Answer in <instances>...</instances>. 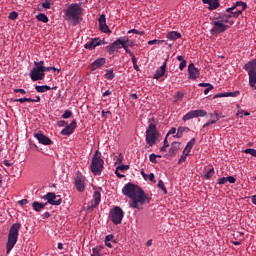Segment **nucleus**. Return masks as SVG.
Segmentation results:
<instances>
[{"label": "nucleus", "instance_id": "1", "mask_svg": "<svg viewBox=\"0 0 256 256\" xmlns=\"http://www.w3.org/2000/svg\"><path fill=\"white\" fill-rule=\"evenodd\" d=\"M123 195L129 197V205L132 209H139V205H144L146 202L151 203V198L141 189V187L127 183L122 189Z\"/></svg>", "mask_w": 256, "mask_h": 256}, {"label": "nucleus", "instance_id": "2", "mask_svg": "<svg viewBox=\"0 0 256 256\" xmlns=\"http://www.w3.org/2000/svg\"><path fill=\"white\" fill-rule=\"evenodd\" d=\"M83 8L81 7V4H70L66 11H65V17L66 21L68 23H71L72 25H79L83 21Z\"/></svg>", "mask_w": 256, "mask_h": 256}, {"label": "nucleus", "instance_id": "3", "mask_svg": "<svg viewBox=\"0 0 256 256\" xmlns=\"http://www.w3.org/2000/svg\"><path fill=\"white\" fill-rule=\"evenodd\" d=\"M19 229H21L20 223H14L9 230L8 233V241L6 244V253L9 255L11 251H13V247L17 245V241L19 239Z\"/></svg>", "mask_w": 256, "mask_h": 256}, {"label": "nucleus", "instance_id": "4", "mask_svg": "<svg viewBox=\"0 0 256 256\" xmlns=\"http://www.w3.org/2000/svg\"><path fill=\"white\" fill-rule=\"evenodd\" d=\"M105 161L102 158V154L99 150H96L90 164V170L93 175H101L103 173Z\"/></svg>", "mask_w": 256, "mask_h": 256}, {"label": "nucleus", "instance_id": "5", "mask_svg": "<svg viewBox=\"0 0 256 256\" xmlns=\"http://www.w3.org/2000/svg\"><path fill=\"white\" fill-rule=\"evenodd\" d=\"M157 139H159V130H157V125L155 123H150L146 130L145 141L149 147L157 145Z\"/></svg>", "mask_w": 256, "mask_h": 256}, {"label": "nucleus", "instance_id": "6", "mask_svg": "<svg viewBox=\"0 0 256 256\" xmlns=\"http://www.w3.org/2000/svg\"><path fill=\"white\" fill-rule=\"evenodd\" d=\"M245 9H247V3L243 1H238L232 7L227 8L226 13H230V15H232V21H233V18L237 19L239 15L243 14V11H245Z\"/></svg>", "mask_w": 256, "mask_h": 256}, {"label": "nucleus", "instance_id": "7", "mask_svg": "<svg viewBox=\"0 0 256 256\" xmlns=\"http://www.w3.org/2000/svg\"><path fill=\"white\" fill-rule=\"evenodd\" d=\"M123 217H125V212H123L121 207L115 206L112 210H110L109 219L114 225H121Z\"/></svg>", "mask_w": 256, "mask_h": 256}, {"label": "nucleus", "instance_id": "8", "mask_svg": "<svg viewBox=\"0 0 256 256\" xmlns=\"http://www.w3.org/2000/svg\"><path fill=\"white\" fill-rule=\"evenodd\" d=\"M30 79L32 81H43L45 79V73H43L40 62H34V67L30 71Z\"/></svg>", "mask_w": 256, "mask_h": 256}, {"label": "nucleus", "instance_id": "9", "mask_svg": "<svg viewBox=\"0 0 256 256\" xmlns=\"http://www.w3.org/2000/svg\"><path fill=\"white\" fill-rule=\"evenodd\" d=\"M42 199H44V201H47V205L59 206L61 205V203H63V199H61V196L56 195L55 192H48L42 197Z\"/></svg>", "mask_w": 256, "mask_h": 256}, {"label": "nucleus", "instance_id": "10", "mask_svg": "<svg viewBox=\"0 0 256 256\" xmlns=\"http://www.w3.org/2000/svg\"><path fill=\"white\" fill-rule=\"evenodd\" d=\"M212 29L211 33L212 35H220V33H225L227 29L231 27V25L223 24L220 20L216 19V21L212 22Z\"/></svg>", "mask_w": 256, "mask_h": 256}, {"label": "nucleus", "instance_id": "11", "mask_svg": "<svg viewBox=\"0 0 256 256\" xmlns=\"http://www.w3.org/2000/svg\"><path fill=\"white\" fill-rule=\"evenodd\" d=\"M85 181H87V178L84 175H82L80 172H78L74 177V185L79 193H83V191H85V187H86Z\"/></svg>", "mask_w": 256, "mask_h": 256}, {"label": "nucleus", "instance_id": "12", "mask_svg": "<svg viewBox=\"0 0 256 256\" xmlns=\"http://www.w3.org/2000/svg\"><path fill=\"white\" fill-rule=\"evenodd\" d=\"M205 115H207V111L203 109L192 110L183 116L182 121H189L197 117H205Z\"/></svg>", "mask_w": 256, "mask_h": 256}, {"label": "nucleus", "instance_id": "13", "mask_svg": "<svg viewBox=\"0 0 256 256\" xmlns=\"http://www.w3.org/2000/svg\"><path fill=\"white\" fill-rule=\"evenodd\" d=\"M100 203H101V192H99V190H96L93 193V201L88 202L87 204V207H86L87 211L99 207Z\"/></svg>", "mask_w": 256, "mask_h": 256}, {"label": "nucleus", "instance_id": "14", "mask_svg": "<svg viewBox=\"0 0 256 256\" xmlns=\"http://www.w3.org/2000/svg\"><path fill=\"white\" fill-rule=\"evenodd\" d=\"M167 61H169V57H167L160 68L156 70L153 79L159 80L161 77H165V73L167 71Z\"/></svg>", "mask_w": 256, "mask_h": 256}, {"label": "nucleus", "instance_id": "15", "mask_svg": "<svg viewBox=\"0 0 256 256\" xmlns=\"http://www.w3.org/2000/svg\"><path fill=\"white\" fill-rule=\"evenodd\" d=\"M188 73H189V79L192 81H195L196 79H199V76L201 75V72L197 67H195V64L190 63L188 65Z\"/></svg>", "mask_w": 256, "mask_h": 256}, {"label": "nucleus", "instance_id": "16", "mask_svg": "<svg viewBox=\"0 0 256 256\" xmlns=\"http://www.w3.org/2000/svg\"><path fill=\"white\" fill-rule=\"evenodd\" d=\"M75 129H77V120H73L69 125H66L65 128L61 130V135H72Z\"/></svg>", "mask_w": 256, "mask_h": 256}, {"label": "nucleus", "instance_id": "17", "mask_svg": "<svg viewBox=\"0 0 256 256\" xmlns=\"http://www.w3.org/2000/svg\"><path fill=\"white\" fill-rule=\"evenodd\" d=\"M121 42H122V39L118 38L113 43H111L110 45H108L106 47L109 55H113V53H115V51H117V49H121Z\"/></svg>", "mask_w": 256, "mask_h": 256}, {"label": "nucleus", "instance_id": "18", "mask_svg": "<svg viewBox=\"0 0 256 256\" xmlns=\"http://www.w3.org/2000/svg\"><path fill=\"white\" fill-rule=\"evenodd\" d=\"M216 19L220 20L224 25H230V27L235 23L231 14H220Z\"/></svg>", "mask_w": 256, "mask_h": 256}, {"label": "nucleus", "instance_id": "19", "mask_svg": "<svg viewBox=\"0 0 256 256\" xmlns=\"http://www.w3.org/2000/svg\"><path fill=\"white\" fill-rule=\"evenodd\" d=\"M98 22H99L100 31H102L103 33H111L109 26H107V19L105 18V14H102L99 17Z\"/></svg>", "mask_w": 256, "mask_h": 256}, {"label": "nucleus", "instance_id": "20", "mask_svg": "<svg viewBox=\"0 0 256 256\" xmlns=\"http://www.w3.org/2000/svg\"><path fill=\"white\" fill-rule=\"evenodd\" d=\"M34 137H36V139H38V141H39V143H41V145H53V141L51 140V138L47 137L43 133H37L34 135Z\"/></svg>", "mask_w": 256, "mask_h": 256}, {"label": "nucleus", "instance_id": "21", "mask_svg": "<svg viewBox=\"0 0 256 256\" xmlns=\"http://www.w3.org/2000/svg\"><path fill=\"white\" fill-rule=\"evenodd\" d=\"M105 63H107V59L98 58L90 64V69L92 71H97V69H101V67H103V65H105Z\"/></svg>", "mask_w": 256, "mask_h": 256}, {"label": "nucleus", "instance_id": "22", "mask_svg": "<svg viewBox=\"0 0 256 256\" xmlns=\"http://www.w3.org/2000/svg\"><path fill=\"white\" fill-rule=\"evenodd\" d=\"M41 96H36L35 99L33 98H18L14 100V103H40Z\"/></svg>", "mask_w": 256, "mask_h": 256}, {"label": "nucleus", "instance_id": "23", "mask_svg": "<svg viewBox=\"0 0 256 256\" xmlns=\"http://www.w3.org/2000/svg\"><path fill=\"white\" fill-rule=\"evenodd\" d=\"M204 5H209L208 9L210 11H215L219 7V0H202Z\"/></svg>", "mask_w": 256, "mask_h": 256}, {"label": "nucleus", "instance_id": "24", "mask_svg": "<svg viewBox=\"0 0 256 256\" xmlns=\"http://www.w3.org/2000/svg\"><path fill=\"white\" fill-rule=\"evenodd\" d=\"M85 49H88L89 51H93V49H95V47H99V43L97 41V38H93L90 41H88L85 45H84Z\"/></svg>", "mask_w": 256, "mask_h": 256}, {"label": "nucleus", "instance_id": "25", "mask_svg": "<svg viewBox=\"0 0 256 256\" xmlns=\"http://www.w3.org/2000/svg\"><path fill=\"white\" fill-rule=\"evenodd\" d=\"M45 207H47V203H41V202H37V201H34L32 203V209H34L36 211V213H41V211H43V209H45Z\"/></svg>", "mask_w": 256, "mask_h": 256}, {"label": "nucleus", "instance_id": "26", "mask_svg": "<svg viewBox=\"0 0 256 256\" xmlns=\"http://www.w3.org/2000/svg\"><path fill=\"white\" fill-rule=\"evenodd\" d=\"M179 149H181V143L180 142H173L171 144L170 149H169L170 155L171 156L177 155V153L179 152Z\"/></svg>", "mask_w": 256, "mask_h": 256}, {"label": "nucleus", "instance_id": "27", "mask_svg": "<svg viewBox=\"0 0 256 256\" xmlns=\"http://www.w3.org/2000/svg\"><path fill=\"white\" fill-rule=\"evenodd\" d=\"M127 43H129V38H128V37H124V38L122 39V42H121L120 47H121V49H124V50L126 51V53H127L128 55H130V57H131V56H133L134 54H133V52H131V50H129V46L127 45Z\"/></svg>", "mask_w": 256, "mask_h": 256}, {"label": "nucleus", "instance_id": "28", "mask_svg": "<svg viewBox=\"0 0 256 256\" xmlns=\"http://www.w3.org/2000/svg\"><path fill=\"white\" fill-rule=\"evenodd\" d=\"M127 43H129V38H128V37H124V38L122 39V42H121L120 47H121V49H124V50L126 51V53H127L128 55H130V57H131V56H133L134 54H133V52H131V50H129V46L127 45Z\"/></svg>", "mask_w": 256, "mask_h": 256}, {"label": "nucleus", "instance_id": "29", "mask_svg": "<svg viewBox=\"0 0 256 256\" xmlns=\"http://www.w3.org/2000/svg\"><path fill=\"white\" fill-rule=\"evenodd\" d=\"M127 43H129V38H128V37H124V38L122 39V42H121L120 47H121V49H124V50L126 51V53H127L128 55H130V57H131V56H133L134 54H133V52H131V50H129V46L127 45Z\"/></svg>", "mask_w": 256, "mask_h": 256}, {"label": "nucleus", "instance_id": "30", "mask_svg": "<svg viewBox=\"0 0 256 256\" xmlns=\"http://www.w3.org/2000/svg\"><path fill=\"white\" fill-rule=\"evenodd\" d=\"M189 131H191V129L189 127L180 126V127H178L177 133H176V135H174V137H176L177 139H181L183 137V134L189 133Z\"/></svg>", "mask_w": 256, "mask_h": 256}, {"label": "nucleus", "instance_id": "31", "mask_svg": "<svg viewBox=\"0 0 256 256\" xmlns=\"http://www.w3.org/2000/svg\"><path fill=\"white\" fill-rule=\"evenodd\" d=\"M239 91L235 92H224V93H218L214 97L215 99H219L221 97H238Z\"/></svg>", "mask_w": 256, "mask_h": 256}, {"label": "nucleus", "instance_id": "32", "mask_svg": "<svg viewBox=\"0 0 256 256\" xmlns=\"http://www.w3.org/2000/svg\"><path fill=\"white\" fill-rule=\"evenodd\" d=\"M167 39L170 41H177V39H181V33L177 31H171L167 34Z\"/></svg>", "mask_w": 256, "mask_h": 256}, {"label": "nucleus", "instance_id": "33", "mask_svg": "<svg viewBox=\"0 0 256 256\" xmlns=\"http://www.w3.org/2000/svg\"><path fill=\"white\" fill-rule=\"evenodd\" d=\"M195 138H192L187 145L185 146L183 153H186L187 155H189V153H191V149H193V147L195 146Z\"/></svg>", "mask_w": 256, "mask_h": 256}, {"label": "nucleus", "instance_id": "34", "mask_svg": "<svg viewBox=\"0 0 256 256\" xmlns=\"http://www.w3.org/2000/svg\"><path fill=\"white\" fill-rule=\"evenodd\" d=\"M51 87L48 85L35 86V90L37 93H47V91H51Z\"/></svg>", "mask_w": 256, "mask_h": 256}, {"label": "nucleus", "instance_id": "35", "mask_svg": "<svg viewBox=\"0 0 256 256\" xmlns=\"http://www.w3.org/2000/svg\"><path fill=\"white\" fill-rule=\"evenodd\" d=\"M105 79L108 81H113V79H115V72H113V69L106 70Z\"/></svg>", "mask_w": 256, "mask_h": 256}, {"label": "nucleus", "instance_id": "36", "mask_svg": "<svg viewBox=\"0 0 256 256\" xmlns=\"http://www.w3.org/2000/svg\"><path fill=\"white\" fill-rule=\"evenodd\" d=\"M36 19L38 21H41L42 23H49V17H47V15L40 13L36 16Z\"/></svg>", "mask_w": 256, "mask_h": 256}, {"label": "nucleus", "instance_id": "37", "mask_svg": "<svg viewBox=\"0 0 256 256\" xmlns=\"http://www.w3.org/2000/svg\"><path fill=\"white\" fill-rule=\"evenodd\" d=\"M123 154L119 153L118 156L114 157L115 165H123Z\"/></svg>", "mask_w": 256, "mask_h": 256}, {"label": "nucleus", "instance_id": "38", "mask_svg": "<svg viewBox=\"0 0 256 256\" xmlns=\"http://www.w3.org/2000/svg\"><path fill=\"white\" fill-rule=\"evenodd\" d=\"M158 188L163 191L164 195H167V188L165 187V183L163 182V180H159Z\"/></svg>", "mask_w": 256, "mask_h": 256}, {"label": "nucleus", "instance_id": "39", "mask_svg": "<svg viewBox=\"0 0 256 256\" xmlns=\"http://www.w3.org/2000/svg\"><path fill=\"white\" fill-rule=\"evenodd\" d=\"M215 175V168L209 169L206 174L204 175L205 179H211Z\"/></svg>", "mask_w": 256, "mask_h": 256}, {"label": "nucleus", "instance_id": "40", "mask_svg": "<svg viewBox=\"0 0 256 256\" xmlns=\"http://www.w3.org/2000/svg\"><path fill=\"white\" fill-rule=\"evenodd\" d=\"M18 17H19V13H17L16 11H13L9 14L8 19H11V21H16Z\"/></svg>", "mask_w": 256, "mask_h": 256}, {"label": "nucleus", "instance_id": "41", "mask_svg": "<svg viewBox=\"0 0 256 256\" xmlns=\"http://www.w3.org/2000/svg\"><path fill=\"white\" fill-rule=\"evenodd\" d=\"M39 62H40V66L42 67L43 73H47V71H51V66L45 67V61L41 60Z\"/></svg>", "mask_w": 256, "mask_h": 256}, {"label": "nucleus", "instance_id": "42", "mask_svg": "<svg viewBox=\"0 0 256 256\" xmlns=\"http://www.w3.org/2000/svg\"><path fill=\"white\" fill-rule=\"evenodd\" d=\"M161 43H165V40L154 39V40L148 41V45H161Z\"/></svg>", "mask_w": 256, "mask_h": 256}, {"label": "nucleus", "instance_id": "43", "mask_svg": "<svg viewBox=\"0 0 256 256\" xmlns=\"http://www.w3.org/2000/svg\"><path fill=\"white\" fill-rule=\"evenodd\" d=\"M187 157H189V154H186V152L183 153L178 160V165H181V163H185V161H187Z\"/></svg>", "mask_w": 256, "mask_h": 256}, {"label": "nucleus", "instance_id": "44", "mask_svg": "<svg viewBox=\"0 0 256 256\" xmlns=\"http://www.w3.org/2000/svg\"><path fill=\"white\" fill-rule=\"evenodd\" d=\"M244 153H248L249 155H252V157H256V150L253 148H247L244 150Z\"/></svg>", "mask_w": 256, "mask_h": 256}, {"label": "nucleus", "instance_id": "45", "mask_svg": "<svg viewBox=\"0 0 256 256\" xmlns=\"http://www.w3.org/2000/svg\"><path fill=\"white\" fill-rule=\"evenodd\" d=\"M51 1L52 0H44V2L42 3L43 9H51Z\"/></svg>", "mask_w": 256, "mask_h": 256}, {"label": "nucleus", "instance_id": "46", "mask_svg": "<svg viewBox=\"0 0 256 256\" xmlns=\"http://www.w3.org/2000/svg\"><path fill=\"white\" fill-rule=\"evenodd\" d=\"M73 115V112L70 110H65L64 114L62 115V119H69Z\"/></svg>", "mask_w": 256, "mask_h": 256}, {"label": "nucleus", "instance_id": "47", "mask_svg": "<svg viewBox=\"0 0 256 256\" xmlns=\"http://www.w3.org/2000/svg\"><path fill=\"white\" fill-rule=\"evenodd\" d=\"M130 33H134V35H145V32L144 31H139L137 29H131L128 31V34Z\"/></svg>", "mask_w": 256, "mask_h": 256}, {"label": "nucleus", "instance_id": "48", "mask_svg": "<svg viewBox=\"0 0 256 256\" xmlns=\"http://www.w3.org/2000/svg\"><path fill=\"white\" fill-rule=\"evenodd\" d=\"M215 123H217V120L212 119V120H208L207 123H205L202 127L203 129L209 127L210 125H215Z\"/></svg>", "mask_w": 256, "mask_h": 256}, {"label": "nucleus", "instance_id": "49", "mask_svg": "<svg viewBox=\"0 0 256 256\" xmlns=\"http://www.w3.org/2000/svg\"><path fill=\"white\" fill-rule=\"evenodd\" d=\"M117 171H129V165H119L116 167Z\"/></svg>", "mask_w": 256, "mask_h": 256}, {"label": "nucleus", "instance_id": "50", "mask_svg": "<svg viewBox=\"0 0 256 256\" xmlns=\"http://www.w3.org/2000/svg\"><path fill=\"white\" fill-rule=\"evenodd\" d=\"M237 107V116L238 117H243V113H245V111H243V109H241V106L239 104L236 105Z\"/></svg>", "mask_w": 256, "mask_h": 256}, {"label": "nucleus", "instance_id": "51", "mask_svg": "<svg viewBox=\"0 0 256 256\" xmlns=\"http://www.w3.org/2000/svg\"><path fill=\"white\" fill-rule=\"evenodd\" d=\"M149 160L151 161V163H158L157 162V154H155V153L150 154Z\"/></svg>", "mask_w": 256, "mask_h": 256}, {"label": "nucleus", "instance_id": "52", "mask_svg": "<svg viewBox=\"0 0 256 256\" xmlns=\"http://www.w3.org/2000/svg\"><path fill=\"white\" fill-rule=\"evenodd\" d=\"M176 101H181V99H183V97H185V94L183 92H177L176 93Z\"/></svg>", "mask_w": 256, "mask_h": 256}, {"label": "nucleus", "instance_id": "53", "mask_svg": "<svg viewBox=\"0 0 256 256\" xmlns=\"http://www.w3.org/2000/svg\"><path fill=\"white\" fill-rule=\"evenodd\" d=\"M14 93H21V95H27V91L21 88L14 89Z\"/></svg>", "mask_w": 256, "mask_h": 256}, {"label": "nucleus", "instance_id": "54", "mask_svg": "<svg viewBox=\"0 0 256 256\" xmlns=\"http://www.w3.org/2000/svg\"><path fill=\"white\" fill-rule=\"evenodd\" d=\"M185 67H187V60H184V61L180 62V64H179L180 71H183V69H185Z\"/></svg>", "mask_w": 256, "mask_h": 256}, {"label": "nucleus", "instance_id": "55", "mask_svg": "<svg viewBox=\"0 0 256 256\" xmlns=\"http://www.w3.org/2000/svg\"><path fill=\"white\" fill-rule=\"evenodd\" d=\"M92 256H101V252H99V248L92 249Z\"/></svg>", "mask_w": 256, "mask_h": 256}, {"label": "nucleus", "instance_id": "56", "mask_svg": "<svg viewBox=\"0 0 256 256\" xmlns=\"http://www.w3.org/2000/svg\"><path fill=\"white\" fill-rule=\"evenodd\" d=\"M175 133H177V128L172 127L167 133L166 137H169V135H175Z\"/></svg>", "mask_w": 256, "mask_h": 256}, {"label": "nucleus", "instance_id": "57", "mask_svg": "<svg viewBox=\"0 0 256 256\" xmlns=\"http://www.w3.org/2000/svg\"><path fill=\"white\" fill-rule=\"evenodd\" d=\"M227 177H222L218 180V185H225L227 183Z\"/></svg>", "mask_w": 256, "mask_h": 256}, {"label": "nucleus", "instance_id": "58", "mask_svg": "<svg viewBox=\"0 0 256 256\" xmlns=\"http://www.w3.org/2000/svg\"><path fill=\"white\" fill-rule=\"evenodd\" d=\"M17 203H18V205H20L21 207H23V205H27V203H29V200H27V199H22V200H19Z\"/></svg>", "mask_w": 256, "mask_h": 256}, {"label": "nucleus", "instance_id": "59", "mask_svg": "<svg viewBox=\"0 0 256 256\" xmlns=\"http://www.w3.org/2000/svg\"><path fill=\"white\" fill-rule=\"evenodd\" d=\"M226 178H227V182L231 183V184H233L237 181V179H235V177H233V176H228Z\"/></svg>", "mask_w": 256, "mask_h": 256}, {"label": "nucleus", "instance_id": "60", "mask_svg": "<svg viewBox=\"0 0 256 256\" xmlns=\"http://www.w3.org/2000/svg\"><path fill=\"white\" fill-rule=\"evenodd\" d=\"M115 239V236L113 234H109L105 237V241L111 242Z\"/></svg>", "mask_w": 256, "mask_h": 256}, {"label": "nucleus", "instance_id": "61", "mask_svg": "<svg viewBox=\"0 0 256 256\" xmlns=\"http://www.w3.org/2000/svg\"><path fill=\"white\" fill-rule=\"evenodd\" d=\"M149 181H151L152 183H157V181L155 180V174L151 173L148 176Z\"/></svg>", "mask_w": 256, "mask_h": 256}, {"label": "nucleus", "instance_id": "62", "mask_svg": "<svg viewBox=\"0 0 256 256\" xmlns=\"http://www.w3.org/2000/svg\"><path fill=\"white\" fill-rule=\"evenodd\" d=\"M213 89V84H211L210 86H208L205 90H204V95H209V91H212Z\"/></svg>", "mask_w": 256, "mask_h": 256}, {"label": "nucleus", "instance_id": "63", "mask_svg": "<svg viewBox=\"0 0 256 256\" xmlns=\"http://www.w3.org/2000/svg\"><path fill=\"white\" fill-rule=\"evenodd\" d=\"M67 123L65 122V120H60L58 121V127H66Z\"/></svg>", "mask_w": 256, "mask_h": 256}, {"label": "nucleus", "instance_id": "64", "mask_svg": "<svg viewBox=\"0 0 256 256\" xmlns=\"http://www.w3.org/2000/svg\"><path fill=\"white\" fill-rule=\"evenodd\" d=\"M109 95H113V92L111 90H107L102 94V97H109Z\"/></svg>", "mask_w": 256, "mask_h": 256}]
</instances>
